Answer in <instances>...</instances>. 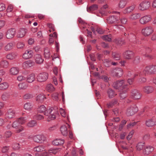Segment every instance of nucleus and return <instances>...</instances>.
<instances>
[{"label": "nucleus", "instance_id": "obj_47", "mask_svg": "<svg viewBox=\"0 0 156 156\" xmlns=\"http://www.w3.org/2000/svg\"><path fill=\"white\" fill-rule=\"evenodd\" d=\"M129 37H131V38L130 39V42H133L134 44L137 43V42L136 37L134 34H130Z\"/></svg>", "mask_w": 156, "mask_h": 156}, {"label": "nucleus", "instance_id": "obj_6", "mask_svg": "<svg viewBox=\"0 0 156 156\" xmlns=\"http://www.w3.org/2000/svg\"><path fill=\"white\" fill-rule=\"evenodd\" d=\"M138 111L137 107L134 105L131 106L127 108L126 114L128 116H131L134 114Z\"/></svg>", "mask_w": 156, "mask_h": 156}, {"label": "nucleus", "instance_id": "obj_53", "mask_svg": "<svg viewBox=\"0 0 156 156\" xmlns=\"http://www.w3.org/2000/svg\"><path fill=\"white\" fill-rule=\"evenodd\" d=\"M126 90H124L123 92L120 93L119 96L121 99H123L126 98Z\"/></svg>", "mask_w": 156, "mask_h": 156}, {"label": "nucleus", "instance_id": "obj_12", "mask_svg": "<svg viewBox=\"0 0 156 156\" xmlns=\"http://www.w3.org/2000/svg\"><path fill=\"white\" fill-rule=\"evenodd\" d=\"M141 94L136 90H133L131 91V97L133 99H138L141 98Z\"/></svg>", "mask_w": 156, "mask_h": 156}, {"label": "nucleus", "instance_id": "obj_59", "mask_svg": "<svg viewBox=\"0 0 156 156\" xmlns=\"http://www.w3.org/2000/svg\"><path fill=\"white\" fill-rule=\"evenodd\" d=\"M9 146H5L3 147L2 149V151L3 153L6 152L9 149Z\"/></svg>", "mask_w": 156, "mask_h": 156}, {"label": "nucleus", "instance_id": "obj_17", "mask_svg": "<svg viewBox=\"0 0 156 156\" xmlns=\"http://www.w3.org/2000/svg\"><path fill=\"white\" fill-rule=\"evenodd\" d=\"M33 55V51L31 50H27L23 55V58L25 59H28L31 58Z\"/></svg>", "mask_w": 156, "mask_h": 156}, {"label": "nucleus", "instance_id": "obj_34", "mask_svg": "<svg viewBox=\"0 0 156 156\" xmlns=\"http://www.w3.org/2000/svg\"><path fill=\"white\" fill-rule=\"evenodd\" d=\"M19 71L18 68L15 67L12 68L10 70V74L12 75H16L17 74Z\"/></svg>", "mask_w": 156, "mask_h": 156}, {"label": "nucleus", "instance_id": "obj_27", "mask_svg": "<svg viewBox=\"0 0 156 156\" xmlns=\"http://www.w3.org/2000/svg\"><path fill=\"white\" fill-rule=\"evenodd\" d=\"M27 81L29 83H31L35 80V75L32 73L28 75L26 78Z\"/></svg>", "mask_w": 156, "mask_h": 156}, {"label": "nucleus", "instance_id": "obj_55", "mask_svg": "<svg viewBox=\"0 0 156 156\" xmlns=\"http://www.w3.org/2000/svg\"><path fill=\"white\" fill-rule=\"evenodd\" d=\"M32 98V95L29 94H24L23 96V99L25 100L30 99Z\"/></svg>", "mask_w": 156, "mask_h": 156}, {"label": "nucleus", "instance_id": "obj_52", "mask_svg": "<svg viewBox=\"0 0 156 156\" xmlns=\"http://www.w3.org/2000/svg\"><path fill=\"white\" fill-rule=\"evenodd\" d=\"M59 149L58 148H51L48 150V151L50 153L55 154L59 151Z\"/></svg>", "mask_w": 156, "mask_h": 156}, {"label": "nucleus", "instance_id": "obj_57", "mask_svg": "<svg viewBox=\"0 0 156 156\" xmlns=\"http://www.w3.org/2000/svg\"><path fill=\"white\" fill-rule=\"evenodd\" d=\"M134 133V131L133 130H132L129 132L128 136L126 137L127 139L128 140H129L131 139Z\"/></svg>", "mask_w": 156, "mask_h": 156}, {"label": "nucleus", "instance_id": "obj_48", "mask_svg": "<svg viewBox=\"0 0 156 156\" xmlns=\"http://www.w3.org/2000/svg\"><path fill=\"white\" fill-rule=\"evenodd\" d=\"M12 149L15 150H19L20 148V146L18 143H14L12 145Z\"/></svg>", "mask_w": 156, "mask_h": 156}, {"label": "nucleus", "instance_id": "obj_38", "mask_svg": "<svg viewBox=\"0 0 156 156\" xmlns=\"http://www.w3.org/2000/svg\"><path fill=\"white\" fill-rule=\"evenodd\" d=\"M9 85L7 82H4L0 84V90H4L7 89L9 87Z\"/></svg>", "mask_w": 156, "mask_h": 156}, {"label": "nucleus", "instance_id": "obj_2", "mask_svg": "<svg viewBox=\"0 0 156 156\" xmlns=\"http://www.w3.org/2000/svg\"><path fill=\"white\" fill-rule=\"evenodd\" d=\"M113 87L119 91L124 89H127L128 85L124 80H121L114 82L112 84Z\"/></svg>", "mask_w": 156, "mask_h": 156}, {"label": "nucleus", "instance_id": "obj_41", "mask_svg": "<svg viewBox=\"0 0 156 156\" xmlns=\"http://www.w3.org/2000/svg\"><path fill=\"white\" fill-rule=\"evenodd\" d=\"M44 55L45 58L48 59L50 57V54L49 50L47 48H46L44 49Z\"/></svg>", "mask_w": 156, "mask_h": 156}, {"label": "nucleus", "instance_id": "obj_1", "mask_svg": "<svg viewBox=\"0 0 156 156\" xmlns=\"http://www.w3.org/2000/svg\"><path fill=\"white\" fill-rule=\"evenodd\" d=\"M25 122L26 120L25 118H20L12 122V127L14 129H17L16 130L17 133H20L23 130V128L21 125L25 123Z\"/></svg>", "mask_w": 156, "mask_h": 156}, {"label": "nucleus", "instance_id": "obj_50", "mask_svg": "<svg viewBox=\"0 0 156 156\" xmlns=\"http://www.w3.org/2000/svg\"><path fill=\"white\" fill-rule=\"evenodd\" d=\"M9 97V94L8 93L5 92L2 94V99L3 101H6L8 99Z\"/></svg>", "mask_w": 156, "mask_h": 156}, {"label": "nucleus", "instance_id": "obj_64", "mask_svg": "<svg viewBox=\"0 0 156 156\" xmlns=\"http://www.w3.org/2000/svg\"><path fill=\"white\" fill-rule=\"evenodd\" d=\"M151 39L152 41H156V33H154L151 36Z\"/></svg>", "mask_w": 156, "mask_h": 156}, {"label": "nucleus", "instance_id": "obj_49", "mask_svg": "<svg viewBox=\"0 0 156 156\" xmlns=\"http://www.w3.org/2000/svg\"><path fill=\"white\" fill-rule=\"evenodd\" d=\"M46 107L44 105H41L40 106L38 109V111L40 113H45V112L46 111Z\"/></svg>", "mask_w": 156, "mask_h": 156}, {"label": "nucleus", "instance_id": "obj_18", "mask_svg": "<svg viewBox=\"0 0 156 156\" xmlns=\"http://www.w3.org/2000/svg\"><path fill=\"white\" fill-rule=\"evenodd\" d=\"M34 64V62L31 60H28L24 62L22 64L24 69L33 66Z\"/></svg>", "mask_w": 156, "mask_h": 156}, {"label": "nucleus", "instance_id": "obj_8", "mask_svg": "<svg viewBox=\"0 0 156 156\" xmlns=\"http://www.w3.org/2000/svg\"><path fill=\"white\" fill-rule=\"evenodd\" d=\"M33 139L34 141L41 143L45 141L46 138L43 134H38L34 136Z\"/></svg>", "mask_w": 156, "mask_h": 156}, {"label": "nucleus", "instance_id": "obj_13", "mask_svg": "<svg viewBox=\"0 0 156 156\" xmlns=\"http://www.w3.org/2000/svg\"><path fill=\"white\" fill-rule=\"evenodd\" d=\"M16 30L14 28L9 29L6 32V37L7 39H10L14 37L16 33Z\"/></svg>", "mask_w": 156, "mask_h": 156}, {"label": "nucleus", "instance_id": "obj_19", "mask_svg": "<svg viewBox=\"0 0 156 156\" xmlns=\"http://www.w3.org/2000/svg\"><path fill=\"white\" fill-rule=\"evenodd\" d=\"M135 7L136 5L135 4L132 5L125 9L123 11V12L125 14L129 13L134 10Z\"/></svg>", "mask_w": 156, "mask_h": 156}, {"label": "nucleus", "instance_id": "obj_39", "mask_svg": "<svg viewBox=\"0 0 156 156\" xmlns=\"http://www.w3.org/2000/svg\"><path fill=\"white\" fill-rule=\"evenodd\" d=\"M145 143L144 142H140L136 145V149L138 151H140L144 147Z\"/></svg>", "mask_w": 156, "mask_h": 156}, {"label": "nucleus", "instance_id": "obj_37", "mask_svg": "<svg viewBox=\"0 0 156 156\" xmlns=\"http://www.w3.org/2000/svg\"><path fill=\"white\" fill-rule=\"evenodd\" d=\"M44 150V147L43 146H39L34 147L33 151L37 152H41Z\"/></svg>", "mask_w": 156, "mask_h": 156}, {"label": "nucleus", "instance_id": "obj_16", "mask_svg": "<svg viewBox=\"0 0 156 156\" xmlns=\"http://www.w3.org/2000/svg\"><path fill=\"white\" fill-rule=\"evenodd\" d=\"M27 29L22 28L20 29L17 32V37L18 38H22L24 37L27 32Z\"/></svg>", "mask_w": 156, "mask_h": 156}, {"label": "nucleus", "instance_id": "obj_44", "mask_svg": "<svg viewBox=\"0 0 156 156\" xmlns=\"http://www.w3.org/2000/svg\"><path fill=\"white\" fill-rule=\"evenodd\" d=\"M114 42L115 43L119 45H122L124 43V41L119 38L115 39L114 40Z\"/></svg>", "mask_w": 156, "mask_h": 156}, {"label": "nucleus", "instance_id": "obj_54", "mask_svg": "<svg viewBox=\"0 0 156 156\" xmlns=\"http://www.w3.org/2000/svg\"><path fill=\"white\" fill-rule=\"evenodd\" d=\"M1 62V66L4 68H7L9 65V63L6 60L2 61Z\"/></svg>", "mask_w": 156, "mask_h": 156}, {"label": "nucleus", "instance_id": "obj_31", "mask_svg": "<svg viewBox=\"0 0 156 156\" xmlns=\"http://www.w3.org/2000/svg\"><path fill=\"white\" fill-rule=\"evenodd\" d=\"M98 8V5H93L88 8H87V11L88 12L92 13L93 12L97 10Z\"/></svg>", "mask_w": 156, "mask_h": 156}, {"label": "nucleus", "instance_id": "obj_45", "mask_svg": "<svg viewBox=\"0 0 156 156\" xmlns=\"http://www.w3.org/2000/svg\"><path fill=\"white\" fill-rule=\"evenodd\" d=\"M37 125V123L36 121L31 120L28 122L27 124V126L29 127H33Z\"/></svg>", "mask_w": 156, "mask_h": 156}, {"label": "nucleus", "instance_id": "obj_60", "mask_svg": "<svg viewBox=\"0 0 156 156\" xmlns=\"http://www.w3.org/2000/svg\"><path fill=\"white\" fill-rule=\"evenodd\" d=\"M119 20L122 24H125L127 21V19L124 17H122L121 18H119Z\"/></svg>", "mask_w": 156, "mask_h": 156}, {"label": "nucleus", "instance_id": "obj_62", "mask_svg": "<svg viewBox=\"0 0 156 156\" xmlns=\"http://www.w3.org/2000/svg\"><path fill=\"white\" fill-rule=\"evenodd\" d=\"M60 112L61 115L63 117H65L66 116V113L64 110L62 108H60Z\"/></svg>", "mask_w": 156, "mask_h": 156}, {"label": "nucleus", "instance_id": "obj_20", "mask_svg": "<svg viewBox=\"0 0 156 156\" xmlns=\"http://www.w3.org/2000/svg\"><path fill=\"white\" fill-rule=\"evenodd\" d=\"M153 150L154 148L152 146L147 145L143 150V153L145 154L148 155Z\"/></svg>", "mask_w": 156, "mask_h": 156}, {"label": "nucleus", "instance_id": "obj_56", "mask_svg": "<svg viewBox=\"0 0 156 156\" xmlns=\"http://www.w3.org/2000/svg\"><path fill=\"white\" fill-rule=\"evenodd\" d=\"M17 80L19 81H22L26 80V78L22 75H20L17 77Z\"/></svg>", "mask_w": 156, "mask_h": 156}, {"label": "nucleus", "instance_id": "obj_28", "mask_svg": "<svg viewBox=\"0 0 156 156\" xmlns=\"http://www.w3.org/2000/svg\"><path fill=\"white\" fill-rule=\"evenodd\" d=\"M153 90V87L151 86H146L143 88L144 92L147 94L152 93Z\"/></svg>", "mask_w": 156, "mask_h": 156}, {"label": "nucleus", "instance_id": "obj_58", "mask_svg": "<svg viewBox=\"0 0 156 156\" xmlns=\"http://www.w3.org/2000/svg\"><path fill=\"white\" fill-rule=\"evenodd\" d=\"M13 9V7L12 6L10 5H9L7 9V16H10L9 15L8 13L9 12H11Z\"/></svg>", "mask_w": 156, "mask_h": 156}, {"label": "nucleus", "instance_id": "obj_23", "mask_svg": "<svg viewBox=\"0 0 156 156\" xmlns=\"http://www.w3.org/2000/svg\"><path fill=\"white\" fill-rule=\"evenodd\" d=\"M144 51L146 54L143 53L144 55L149 58H151L152 57L150 55H149V54L151 52L152 49L149 47H146L144 48Z\"/></svg>", "mask_w": 156, "mask_h": 156}, {"label": "nucleus", "instance_id": "obj_35", "mask_svg": "<svg viewBox=\"0 0 156 156\" xmlns=\"http://www.w3.org/2000/svg\"><path fill=\"white\" fill-rule=\"evenodd\" d=\"M33 107V105L30 102H27L25 103L24 105V108L25 110L28 111H30L31 110Z\"/></svg>", "mask_w": 156, "mask_h": 156}, {"label": "nucleus", "instance_id": "obj_25", "mask_svg": "<svg viewBox=\"0 0 156 156\" xmlns=\"http://www.w3.org/2000/svg\"><path fill=\"white\" fill-rule=\"evenodd\" d=\"M124 56L127 59L131 58L133 56V53L131 51H127L123 54Z\"/></svg>", "mask_w": 156, "mask_h": 156}, {"label": "nucleus", "instance_id": "obj_63", "mask_svg": "<svg viewBox=\"0 0 156 156\" xmlns=\"http://www.w3.org/2000/svg\"><path fill=\"white\" fill-rule=\"evenodd\" d=\"M114 105L112 101L110 102L107 104V107L109 108H112Z\"/></svg>", "mask_w": 156, "mask_h": 156}, {"label": "nucleus", "instance_id": "obj_46", "mask_svg": "<svg viewBox=\"0 0 156 156\" xmlns=\"http://www.w3.org/2000/svg\"><path fill=\"white\" fill-rule=\"evenodd\" d=\"M45 98L44 94H40L38 95L37 98V100L40 102H42L44 101Z\"/></svg>", "mask_w": 156, "mask_h": 156}, {"label": "nucleus", "instance_id": "obj_29", "mask_svg": "<svg viewBox=\"0 0 156 156\" xmlns=\"http://www.w3.org/2000/svg\"><path fill=\"white\" fill-rule=\"evenodd\" d=\"M17 55L16 52H12L8 54L6 56V58L8 59L12 60L16 58Z\"/></svg>", "mask_w": 156, "mask_h": 156}, {"label": "nucleus", "instance_id": "obj_10", "mask_svg": "<svg viewBox=\"0 0 156 156\" xmlns=\"http://www.w3.org/2000/svg\"><path fill=\"white\" fill-rule=\"evenodd\" d=\"M48 78V74L46 72H43L39 73L37 76L38 81L40 82H43L45 81Z\"/></svg>", "mask_w": 156, "mask_h": 156}, {"label": "nucleus", "instance_id": "obj_51", "mask_svg": "<svg viewBox=\"0 0 156 156\" xmlns=\"http://www.w3.org/2000/svg\"><path fill=\"white\" fill-rule=\"evenodd\" d=\"M101 38L104 40L108 41H110L112 39L111 35H105L101 37Z\"/></svg>", "mask_w": 156, "mask_h": 156}, {"label": "nucleus", "instance_id": "obj_3", "mask_svg": "<svg viewBox=\"0 0 156 156\" xmlns=\"http://www.w3.org/2000/svg\"><path fill=\"white\" fill-rule=\"evenodd\" d=\"M155 73H156V66L152 65L146 67L143 72H141L138 74L135 75L134 77L138 75L140 76L146 74Z\"/></svg>", "mask_w": 156, "mask_h": 156}, {"label": "nucleus", "instance_id": "obj_32", "mask_svg": "<svg viewBox=\"0 0 156 156\" xmlns=\"http://www.w3.org/2000/svg\"><path fill=\"white\" fill-rule=\"evenodd\" d=\"M60 131L62 134L64 136H66L68 134V131L66 127L63 125L60 128Z\"/></svg>", "mask_w": 156, "mask_h": 156}, {"label": "nucleus", "instance_id": "obj_22", "mask_svg": "<svg viewBox=\"0 0 156 156\" xmlns=\"http://www.w3.org/2000/svg\"><path fill=\"white\" fill-rule=\"evenodd\" d=\"M15 116L14 112L12 109H9L5 115V119H12L14 118Z\"/></svg>", "mask_w": 156, "mask_h": 156}, {"label": "nucleus", "instance_id": "obj_26", "mask_svg": "<svg viewBox=\"0 0 156 156\" xmlns=\"http://www.w3.org/2000/svg\"><path fill=\"white\" fill-rule=\"evenodd\" d=\"M64 143V141L63 139H57L54 140L52 143L54 145L57 146L62 145Z\"/></svg>", "mask_w": 156, "mask_h": 156}, {"label": "nucleus", "instance_id": "obj_4", "mask_svg": "<svg viewBox=\"0 0 156 156\" xmlns=\"http://www.w3.org/2000/svg\"><path fill=\"white\" fill-rule=\"evenodd\" d=\"M57 113V111L55 110L53 108H51L46 110L44 113V115L48 116V121H49L51 120H54L56 118V115Z\"/></svg>", "mask_w": 156, "mask_h": 156}, {"label": "nucleus", "instance_id": "obj_14", "mask_svg": "<svg viewBox=\"0 0 156 156\" xmlns=\"http://www.w3.org/2000/svg\"><path fill=\"white\" fill-rule=\"evenodd\" d=\"M113 75L118 77L121 76L123 74V70L120 68H117L112 71Z\"/></svg>", "mask_w": 156, "mask_h": 156}, {"label": "nucleus", "instance_id": "obj_15", "mask_svg": "<svg viewBox=\"0 0 156 156\" xmlns=\"http://www.w3.org/2000/svg\"><path fill=\"white\" fill-rule=\"evenodd\" d=\"M34 59L35 62L38 64H40L43 63L44 60L41 55L37 54L34 56Z\"/></svg>", "mask_w": 156, "mask_h": 156}, {"label": "nucleus", "instance_id": "obj_21", "mask_svg": "<svg viewBox=\"0 0 156 156\" xmlns=\"http://www.w3.org/2000/svg\"><path fill=\"white\" fill-rule=\"evenodd\" d=\"M145 124L148 127H151L156 125V122L152 119H148L146 120Z\"/></svg>", "mask_w": 156, "mask_h": 156}, {"label": "nucleus", "instance_id": "obj_7", "mask_svg": "<svg viewBox=\"0 0 156 156\" xmlns=\"http://www.w3.org/2000/svg\"><path fill=\"white\" fill-rule=\"evenodd\" d=\"M119 19V16L112 15L108 17L107 20L108 23L113 24L118 23Z\"/></svg>", "mask_w": 156, "mask_h": 156}, {"label": "nucleus", "instance_id": "obj_33", "mask_svg": "<svg viewBox=\"0 0 156 156\" xmlns=\"http://www.w3.org/2000/svg\"><path fill=\"white\" fill-rule=\"evenodd\" d=\"M108 97L109 98H111L115 97L117 94H116L113 90L111 89H109L107 91Z\"/></svg>", "mask_w": 156, "mask_h": 156}, {"label": "nucleus", "instance_id": "obj_36", "mask_svg": "<svg viewBox=\"0 0 156 156\" xmlns=\"http://www.w3.org/2000/svg\"><path fill=\"white\" fill-rule=\"evenodd\" d=\"M127 1L125 0H121L119 2L118 6L119 8H123L126 5Z\"/></svg>", "mask_w": 156, "mask_h": 156}, {"label": "nucleus", "instance_id": "obj_43", "mask_svg": "<svg viewBox=\"0 0 156 156\" xmlns=\"http://www.w3.org/2000/svg\"><path fill=\"white\" fill-rule=\"evenodd\" d=\"M112 56L113 59L115 60H119L120 58V54L119 53L116 52H114L112 53Z\"/></svg>", "mask_w": 156, "mask_h": 156}, {"label": "nucleus", "instance_id": "obj_30", "mask_svg": "<svg viewBox=\"0 0 156 156\" xmlns=\"http://www.w3.org/2000/svg\"><path fill=\"white\" fill-rule=\"evenodd\" d=\"M14 47L13 44L11 42L8 43L4 47V49L6 51H9L12 49Z\"/></svg>", "mask_w": 156, "mask_h": 156}, {"label": "nucleus", "instance_id": "obj_9", "mask_svg": "<svg viewBox=\"0 0 156 156\" xmlns=\"http://www.w3.org/2000/svg\"><path fill=\"white\" fill-rule=\"evenodd\" d=\"M150 6V2H149L144 1L140 3L138 8L140 10L144 11L148 9Z\"/></svg>", "mask_w": 156, "mask_h": 156}, {"label": "nucleus", "instance_id": "obj_40", "mask_svg": "<svg viewBox=\"0 0 156 156\" xmlns=\"http://www.w3.org/2000/svg\"><path fill=\"white\" fill-rule=\"evenodd\" d=\"M28 87V85L25 83H21L18 85V87L20 90H25Z\"/></svg>", "mask_w": 156, "mask_h": 156}, {"label": "nucleus", "instance_id": "obj_24", "mask_svg": "<svg viewBox=\"0 0 156 156\" xmlns=\"http://www.w3.org/2000/svg\"><path fill=\"white\" fill-rule=\"evenodd\" d=\"M141 16L140 13H135L131 15L129 17V19L131 20H135L139 18Z\"/></svg>", "mask_w": 156, "mask_h": 156}, {"label": "nucleus", "instance_id": "obj_5", "mask_svg": "<svg viewBox=\"0 0 156 156\" xmlns=\"http://www.w3.org/2000/svg\"><path fill=\"white\" fill-rule=\"evenodd\" d=\"M154 31L153 28L151 26L146 27L143 28L141 31L142 34L145 37L148 36Z\"/></svg>", "mask_w": 156, "mask_h": 156}, {"label": "nucleus", "instance_id": "obj_42", "mask_svg": "<svg viewBox=\"0 0 156 156\" xmlns=\"http://www.w3.org/2000/svg\"><path fill=\"white\" fill-rule=\"evenodd\" d=\"M46 89L48 92H51L55 90V88L54 87L52 84H49L47 86Z\"/></svg>", "mask_w": 156, "mask_h": 156}, {"label": "nucleus", "instance_id": "obj_11", "mask_svg": "<svg viewBox=\"0 0 156 156\" xmlns=\"http://www.w3.org/2000/svg\"><path fill=\"white\" fill-rule=\"evenodd\" d=\"M151 19V16L147 15L141 17L139 20V22L142 24H145L150 21Z\"/></svg>", "mask_w": 156, "mask_h": 156}, {"label": "nucleus", "instance_id": "obj_61", "mask_svg": "<svg viewBox=\"0 0 156 156\" xmlns=\"http://www.w3.org/2000/svg\"><path fill=\"white\" fill-rule=\"evenodd\" d=\"M52 97L54 100L58 101V94H53Z\"/></svg>", "mask_w": 156, "mask_h": 156}]
</instances>
